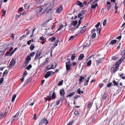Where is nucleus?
Returning <instances> with one entry per match:
<instances>
[{
	"label": "nucleus",
	"instance_id": "nucleus-1",
	"mask_svg": "<svg viewBox=\"0 0 125 125\" xmlns=\"http://www.w3.org/2000/svg\"><path fill=\"white\" fill-rule=\"evenodd\" d=\"M45 8L44 6H42L41 7L37 8L36 12L38 13V16H40L45 11Z\"/></svg>",
	"mask_w": 125,
	"mask_h": 125
},
{
	"label": "nucleus",
	"instance_id": "nucleus-2",
	"mask_svg": "<svg viewBox=\"0 0 125 125\" xmlns=\"http://www.w3.org/2000/svg\"><path fill=\"white\" fill-rule=\"evenodd\" d=\"M55 93L54 92H53L52 96H48L47 98L46 99V101H50L51 99L52 98V99H54L56 97Z\"/></svg>",
	"mask_w": 125,
	"mask_h": 125
},
{
	"label": "nucleus",
	"instance_id": "nucleus-3",
	"mask_svg": "<svg viewBox=\"0 0 125 125\" xmlns=\"http://www.w3.org/2000/svg\"><path fill=\"white\" fill-rule=\"evenodd\" d=\"M67 60H68V61L66 63V68L67 70H69L70 69L72 64L70 62V60L69 59H67Z\"/></svg>",
	"mask_w": 125,
	"mask_h": 125
},
{
	"label": "nucleus",
	"instance_id": "nucleus-4",
	"mask_svg": "<svg viewBox=\"0 0 125 125\" xmlns=\"http://www.w3.org/2000/svg\"><path fill=\"white\" fill-rule=\"evenodd\" d=\"M60 94L61 96H62V97L60 99V100H62L64 98V95L65 93L64 90L63 89H61L60 91Z\"/></svg>",
	"mask_w": 125,
	"mask_h": 125
},
{
	"label": "nucleus",
	"instance_id": "nucleus-5",
	"mask_svg": "<svg viewBox=\"0 0 125 125\" xmlns=\"http://www.w3.org/2000/svg\"><path fill=\"white\" fill-rule=\"evenodd\" d=\"M15 62L14 59H12L9 64V66L10 68H11L12 67H14L15 64Z\"/></svg>",
	"mask_w": 125,
	"mask_h": 125
},
{
	"label": "nucleus",
	"instance_id": "nucleus-6",
	"mask_svg": "<svg viewBox=\"0 0 125 125\" xmlns=\"http://www.w3.org/2000/svg\"><path fill=\"white\" fill-rule=\"evenodd\" d=\"M19 113H17L12 118L13 119V121H16L19 119Z\"/></svg>",
	"mask_w": 125,
	"mask_h": 125
},
{
	"label": "nucleus",
	"instance_id": "nucleus-7",
	"mask_svg": "<svg viewBox=\"0 0 125 125\" xmlns=\"http://www.w3.org/2000/svg\"><path fill=\"white\" fill-rule=\"evenodd\" d=\"M50 6H49L46 9V11L47 13H49V12L51 13L52 12V8H51Z\"/></svg>",
	"mask_w": 125,
	"mask_h": 125
},
{
	"label": "nucleus",
	"instance_id": "nucleus-8",
	"mask_svg": "<svg viewBox=\"0 0 125 125\" xmlns=\"http://www.w3.org/2000/svg\"><path fill=\"white\" fill-rule=\"evenodd\" d=\"M40 121L41 122H42L43 124L44 123L47 124L48 123V120L45 119L44 118H42Z\"/></svg>",
	"mask_w": 125,
	"mask_h": 125
},
{
	"label": "nucleus",
	"instance_id": "nucleus-9",
	"mask_svg": "<svg viewBox=\"0 0 125 125\" xmlns=\"http://www.w3.org/2000/svg\"><path fill=\"white\" fill-rule=\"evenodd\" d=\"M63 9V8L62 6H60L56 10V12L58 13H60L61 12Z\"/></svg>",
	"mask_w": 125,
	"mask_h": 125
},
{
	"label": "nucleus",
	"instance_id": "nucleus-10",
	"mask_svg": "<svg viewBox=\"0 0 125 125\" xmlns=\"http://www.w3.org/2000/svg\"><path fill=\"white\" fill-rule=\"evenodd\" d=\"M28 74V73L26 71H25L24 73H23L22 77L21 79V81L22 82H23L24 81L25 77Z\"/></svg>",
	"mask_w": 125,
	"mask_h": 125
},
{
	"label": "nucleus",
	"instance_id": "nucleus-11",
	"mask_svg": "<svg viewBox=\"0 0 125 125\" xmlns=\"http://www.w3.org/2000/svg\"><path fill=\"white\" fill-rule=\"evenodd\" d=\"M31 59V58L29 56H28L26 59V61L24 63L26 64H27L29 63Z\"/></svg>",
	"mask_w": 125,
	"mask_h": 125
},
{
	"label": "nucleus",
	"instance_id": "nucleus-12",
	"mask_svg": "<svg viewBox=\"0 0 125 125\" xmlns=\"http://www.w3.org/2000/svg\"><path fill=\"white\" fill-rule=\"evenodd\" d=\"M124 60V59L123 58H121L116 62L115 64L119 65Z\"/></svg>",
	"mask_w": 125,
	"mask_h": 125
},
{
	"label": "nucleus",
	"instance_id": "nucleus-13",
	"mask_svg": "<svg viewBox=\"0 0 125 125\" xmlns=\"http://www.w3.org/2000/svg\"><path fill=\"white\" fill-rule=\"evenodd\" d=\"M84 57V55L83 54H80L78 57L79 60H82Z\"/></svg>",
	"mask_w": 125,
	"mask_h": 125
},
{
	"label": "nucleus",
	"instance_id": "nucleus-14",
	"mask_svg": "<svg viewBox=\"0 0 125 125\" xmlns=\"http://www.w3.org/2000/svg\"><path fill=\"white\" fill-rule=\"evenodd\" d=\"M51 75V72L50 71H49L47 72V73H46L45 76V77L46 78H47Z\"/></svg>",
	"mask_w": 125,
	"mask_h": 125
},
{
	"label": "nucleus",
	"instance_id": "nucleus-15",
	"mask_svg": "<svg viewBox=\"0 0 125 125\" xmlns=\"http://www.w3.org/2000/svg\"><path fill=\"white\" fill-rule=\"evenodd\" d=\"M91 44V42L90 41H87L86 42V45H84L83 46L85 47H89Z\"/></svg>",
	"mask_w": 125,
	"mask_h": 125
},
{
	"label": "nucleus",
	"instance_id": "nucleus-16",
	"mask_svg": "<svg viewBox=\"0 0 125 125\" xmlns=\"http://www.w3.org/2000/svg\"><path fill=\"white\" fill-rule=\"evenodd\" d=\"M32 100L31 99L28 102V104H29V105L32 106L34 104V101H33V102H32Z\"/></svg>",
	"mask_w": 125,
	"mask_h": 125
},
{
	"label": "nucleus",
	"instance_id": "nucleus-17",
	"mask_svg": "<svg viewBox=\"0 0 125 125\" xmlns=\"http://www.w3.org/2000/svg\"><path fill=\"white\" fill-rule=\"evenodd\" d=\"M76 4L77 5L80 6L81 7H82L83 6L82 3L79 1H77L76 3Z\"/></svg>",
	"mask_w": 125,
	"mask_h": 125
},
{
	"label": "nucleus",
	"instance_id": "nucleus-18",
	"mask_svg": "<svg viewBox=\"0 0 125 125\" xmlns=\"http://www.w3.org/2000/svg\"><path fill=\"white\" fill-rule=\"evenodd\" d=\"M84 77H83L82 76H81L79 79V81L80 82H79V84L81 83L83 81L82 80L84 79Z\"/></svg>",
	"mask_w": 125,
	"mask_h": 125
},
{
	"label": "nucleus",
	"instance_id": "nucleus-19",
	"mask_svg": "<svg viewBox=\"0 0 125 125\" xmlns=\"http://www.w3.org/2000/svg\"><path fill=\"white\" fill-rule=\"evenodd\" d=\"M86 26H84L82 28V29L80 31V32L81 33H83L85 31V30Z\"/></svg>",
	"mask_w": 125,
	"mask_h": 125
},
{
	"label": "nucleus",
	"instance_id": "nucleus-20",
	"mask_svg": "<svg viewBox=\"0 0 125 125\" xmlns=\"http://www.w3.org/2000/svg\"><path fill=\"white\" fill-rule=\"evenodd\" d=\"M116 66L114 67V70H118V68L119 66V65H115ZM114 67H113L112 68H111V70H113V68H114Z\"/></svg>",
	"mask_w": 125,
	"mask_h": 125
},
{
	"label": "nucleus",
	"instance_id": "nucleus-21",
	"mask_svg": "<svg viewBox=\"0 0 125 125\" xmlns=\"http://www.w3.org/2000/svg\"><path fill=\"white\" fill-rule=\"evenodd\" d=\"M31 81V79L30 78H29L28 79H27L25 83L27 84L29 83H30Z\"/></svg>",
	"mask_w": 125,
	"mask_h": 125
},
{
	"label": "nucleus",
	"instance_id": "nucleus-22",
	"mask_svg": "<svg viewBox=\"0 0 125 125\" xmlns=\"http://www.w3.org/2000/svg\"><path fill=\"white\" fill-rule=\"evenodd\" d=\"M97 6H98V4L97 3H96L94 5H92L91 6V8L93 9H95Z\"/></svg>",
	"mask_w": 125,
	"mask_h": 125
},
{
	"label": "nucleus",
	"instance_id": "nucleus-23",
	"mask_svg": "<svg viewBox=\"0 0 125 125\" xmlns=\"http://www.w3.org/2000/svg\"><path fill=\"white\" fill-rule=\"evenodd\" d=\"M122 55L123 59H124L125 58V50L122 51Z\"/></svg>",
	"mask_w": 125,
	"mask_h": 125
},
{
	"label": "nucleus",
	"instance_id": "nucleus-24",
	"mask_svg": "<svg viewBox=\"0 0 125 125\" xmlns=\"http://www.w3.org/2000/svg\"><path fill=\"white\" fill-rule=\"evenodd\" d=\"M117 42V40H112L110 42V44H111L112 45H113V44H115L116 43V42Z\"/></svg>",
	"mask_w": 125,
	"mask_h": 125
},
{
	"label": "nucleus",
	"instance_id": "nucleus-25",
	"mask_svg": "<svg viewBox=\"0 0 125 125\" xmlns=\"http://www.w3.org/2000/svg\"><path fill=\"white\" fill-rule=\"evenodd\" d=\"M51 66H52V69H54V68H55L56 66L55 62H53L52 64H51Z\"/></svg>",
	"mask_w": 125,
	"mask_h": 125
},
{
	"label": "nucleus",
	"instance_id": "nucleus-26",
	"mask_svg": "<svg viewBox=\"0 0 125 125\" xmlns=\"http://www.w3.org/2000/svg\"><path fill=\"white\" fill-rule=\"evenodd\" d=\"M90 78L88 77L87 79V80L85 81L84 82V85H87L88 84V83L89 81Z\"/></svg>",
	"mask_w": 125,
	"mask_h": 125
},
{
	"label": "nucleus",
	"instance_id": "nucleus-27",
	"mask_svg": "<svg viewBox=\"0 0 125 125\" xmlns=\"http://www.w3.org/2000/svg\"><path fill=\"white\" fill-rule=\"evenodd\" d=\"M35 48L34 45L33 44H31L30 46V48L31 50H33Z\"/></svg>",
	"mask_w": 125,
	"mask_h": 125
},
{
	"label": "nucleus",
	"instance_id": "nucleus-28",
	"mask_svg": "<svg viewBox=\"0 0 125 125\" xmlns=\"http://www.w3.org/2000/svg\"><path fill=\"white\" fill-rule=\"evenodd\" d=\"M75 92H72L70 94L67 95L66 97H72L73 95H74L75 94Z\"/></svg>",
	"mask_w": 125,
	"mask_h": 125
},
{
	"label": "nucleus",
	"instance_id": "nucleus-29",
	"mask_svg": "<svg viewBox=\"0 0 125 125\" xmlns=\"http://www.w3.org/2000/svg\"><path fill=\"white\" fill-rule=\"evenodd\" d=\"M77 23V21H73L72 22V24H73V25L74 26H75L76 25Z\"/></svg>",
	"mask_w": 125,
	"mask_h": 125
},
{
	"label": "nucleus",
	"instance_id": "nucleus-30",
	"mask_svg": "<svg viewBox=\"0 0 125 125\" xmlns=\"http://www.w3.org/2000/svg\"><path fill=\"white\" fill-rule=\"evenodd\" d=\"M16 97V94H14L13 96L12 97L11 99V102H13L14 101L15 98Z\"/></svg>",
	"mask_w": 125,
	"mask_h": 125
},
{
	"label": "nucleus",
	"instance_id": "nucleus-31",
	"mask_svg": "<svg viewBox=\"0 0 125 125\" xmlns=\"http://www.w3.org/2000/svg\"><path fill=\"white\" fill-rule=\"evenodd\" d=\"M35 54V52H31L30 54V55L28 56H29L30 57L33 56L34 54Z\"/></svg>",
	"mask_w": 125,
	"mask_h": 125
},
{
	"label": "nucleus",
	"instance_id": "nucleus-32",
	"mask_svg": "<svg viewBox=\"0 0 125 125\" xmlns=\"http://www.w3.org/2000/svg\"><path fill=\"white\" fill-rule=\"evenodd\" d=\"M102 61V59H100L98 60H97L96 61L97 64V65H98Z\"/></svg>",
	"mask_w": 125,
	"mask_h": 125
},
{
	"label": "nucleus",
	"instance_id": "nucleus-33",
	"mask_svg": "<svg viewBox=\"0 0 125 125\" xmlns=\"http://www.w3.org/2000/svg\"><path fill=\"white\" fill-rule=\"evenodd\" d=\"M56 39V38L55 37H53L49 39V40H51L52 42H53Z\"/></svg>",
	"mask_w": 125,
	"mask_h": 125
},
{
	"label": "nucleus",
	"instance_id": "nucleus-34",
	"mask_svg": "<svg viewBox=\"0 0 125 125\" xmlns=\"http://www.w3.org/2000/svg\"><path fill=\"white\" fill-rule=\"evenodd\" d=\"M107 4L108 5L107 7H108V9H110V8L111 3L110 2H107Z\"/></svg>",
	"mask_w": 125,
	"mask_h": 125
},
{
	"label": "nucleus",
	"instance_id": "nucleus-35",
	"mask_svg": "<svg viewBox=\"0 0 125 125\" xmlns=\"http://www.w3.org/2000/svg\"><path fill=\"white\" fill-rule=\"evenodd\" d=\"M75 55L74 54H73L71 55V60L73 61L74 60L75 58Z\"/></svg>",
	"mask_w": 125,
	"mask_h": 125
},
{
	"label": "nucleus",
	"instance_id": "nucleus-36",
	"mask_svg": "<svg viewBox=\"0 0 125 125\" xmlns=\"http://www.w3.org/2000/svg\"><path fill=\"white\" fill-rule=\"evenodd\" d=\"M46 68L47 69V70L52 69V66H51V64L48 66H47V67Z\"/></svg>",
	"mask_w": 125,
	"mask_h": 125
},
{
	"label": "nucleus",
	"instance_id": "nucleus-37",
	"mask_svg": "<svg viewBox=\"0 0 125 125\" xmlns=\"http://www.w3.org/2000/svg\"><path fill=\"white\" fill-rule=\"evenodd\" d=\"M103 99H105L107 97V95L105 93H104L103 94Z\"/></svg>",
	"mask_w": 125,
	"mask_h": 125
},
{
	"label": "nucleus",
	"instance_id": "nucleus-38",
	"mask_svg": "<svg viewBox=\"0 0 125 125\" xmlns=\"http://www.w3.org/2000/svg\"><path fill=\"white\" fill-rule=\"evenodd\" d=\"M63 82V80H62L61 81H60L58 83V85L59 86H61L62 85V84Z\"/></svg>",
	"mask_w": 125,
	"mask_h": 125
},
{
	"label": "nucleus",
	"instance_id": "nucleus-39",
	"mask_svg": "<svg viewBox=\"0 0 125 125\" xmlns=\"http://www.w3.org/2000/svg\"><path fill=\"white\" fill-rule=\"evenodd\" d=\"M80 88H79L78 89V90H77V93L79 94H81V93H80V92H81L82 93H83V91H81L80 90Z\"/></svg>",
	"mask_w": 125,
	"mask_h": 125
},
{
	"label": "nucleus",
	"instance_id": "nucleus-40",
	"mask_svg": "<svg viewBox=\"0 0 125 125\" xmlns=\"http://www.w3.org/2000/svg\"><path fill=\"white\" fill-rule=\"evenodd\" d=\"M32 67V65H29L26 68L28 70H29Z\"/></svg>",
	"mask_w": 125,
	"mask_h": 125
},
{
	"label": "nucleus",
	"instance_id": "nucleus-41",
	"mask_svg": "<svg viewBox=\"0 0 125 125\" xmlns=\"http://www.w3.org/2000/svg\"><path fill=\"white\" fill-rule=\"evenodd\" d=\"M63 27V25H60L59 27V29H57L56 32L57 31H58L60 30H61L62 29V28Z\"/></svg>",
	"mask_w": 125,
	"mask_h": 125
},
{
	"label": "nucleus",
	"instance_id": "nucleus-42",
	"mask_svg": "<svg viewBox=\"0 0 125 125\" xmlns=\"http://www.w3.org/2000/svg\"><path fill=\"white\" fill-rule=\"evenodd\" d=\"M91 64V60H90L87 62V65L88 66H90Z\"/></svg>",
	"mask_w": 125,
	"mask_h": 125
},
{
	"label": "nucleus",
	"instance_id": "nucleus-43",
	"mask_svg": "<svg viewBox=\"0 0 125 125\" xmlns=\"http://www.w3.org/2000/svg\"><path fill=\"white\" fill-rule=\"evenodd\" d=\"M58 42H56L53 46L52 49H54L55 47L58 45Z\"/></svg>",
	"mask_w": 125,
	"mask_h": 125
},
{
	"label": "nucleus",
	"instance_id": "nucleus-44",
	"mask_svg": "<svg viewBox=\"0 0 125 125\" xmlns=\"http://www.w3.org/2000/svg\"><path fill=\"white\" fill-rule=\"evenodd\" d=\"M96 33H94L92 35L91 38L92 39H94L95 38L96 36Z\"/></svg>",
	"mask_w": 125,
	"mask_h": 125
},
{
	"label": "nucleus",
	"instance_id": "nucleus-45",
	"mask_svg": "<svg viewBox=\"0 0 125 125\" xmlns=\"http://www.w3.org/2000/svg\"><path fill=\"white\" fill-rule=\"evenodd\" d=\"M3 80L4 79L3 77L1 78H0V85H1L2 83Z\"/></svg>",
	"mask_w": 125,
	"mask_h": 125
},
{
	"label": "nucleus",
	"instance_id": "nucleus-46",
	"mask_svg": "<svg viewBox=\"0 0 125 125\" xmlns=\"http://www.w3.org/2000/svg\"><path fill=\"white\" fill-rule=\"evenodd\" d=\"M44 0H37V1L39 4H40Z\"/></svg>",
	"mask_w": 125,
	"mask_h": 125
},
{
	"label": "nucleus",
	"instance_id": "nucleus-47",
	"mask_svg": "<svg viewBox=\"0 0 125 125\" xmlns=\"http://www.w3.org/2000/svg\"><path fill=\"white\" fill-rule=\"evenodd\" d=\"M3 117V113L2 112H0V119H2V117Z\"/></svg>",
	"mask_w": 125,
	"mask_h": 125
},
{
	"label": "nucleus",
	"instance_id": "nucleus-48",
	"mask_svg": "<svg viewBox=\"0 0 125 125\" xmlns=\"http://www.w3.org/2000/svg\"><path fill=\"white\" fill-rule=\"evenodd\" d=\"M107 21L106 20H105L103 22V25L104 26L105 25L106 23V22Z\"/></svg>",
	"mask_w": 125,
	"mask_h": 125
},
{
	"label": "nucleus",
	"instance_id": "nucleus-49",
	"mask_svg": "<svg viewBox=\"0 0 125 125\" xmlns=\"http://www.w3.org/2000/svg\"><path fill=\"white\" fill-rule=\"evenodd\" d=\"M113 83L114 84V85H118V83H117L115 80L113 81Z\"/></svg>",
	"mask_w": 125,
	"mask_h": 125
},
{
	"label": "nucleus",
	"instance_id": "nucleus-50",
	"mask_svg": "<svg viewBox=\"0 0 125 125\" xmlns=\"http://www.w3.org/2000/svg\"><path fill=\"white\" fill-rule=\"evenodd\" d=\"M100 22H98L97 24L95 25V27L96 28H97L100 26Z\"/></svg>",
	"mask_w": 125,
	"mask_h": 125
},
{
	"label": "nucleus",
	"instance_id": "nucleus-51",
	"mask_svg": "<svg viewBox=\"0 0 125 125\" xmlns=\"http://www.w3.org/2000/svg\"><path fill=\"white\" fill-rule=\"evenodd\" d=\"M8 71H5L3 74V76H4L8 73Z\"/></svg>",
	"mask_w": 125,
	"mask_h": 125
},
{
	"label": "nucleus",
	"instance_id": "nucleus-52",
	"mask_svg": "<svg viewBox=\"0 0 125 125\" xmlns=\"http://www.w3.org/2000/svg\"><path fill=\"white\" fill-rule=\"evenodd\" d=\"M83 16V15L81 13H79L78 14V17L79 18H80L81 16Z\"/></svg>",
	"mask_w": 125,
	"mask_h": 125
},
{
	"label": "nucleus",
	"instance_id": "nucleus-53",
	"mask_svg": "<svg viewBox=\"0 0 125 125\" xmlns=\"http://www.w3.org/2000/svg\"><path fill=\"white\" fill-rule=\"evenodd\" d=\"M112 83L111 82L110 83L107 84V86L108 87H109L111 86Z\"/></svg>",
	"mask_w": 125,
	"mask_h": 125
},
{
	"label": "nucleus",
	"instance_id": "nucleus-54",
	"mask_svg": "<svg viewBox=\"0 0 125 125\" xmlns=\"http://www.w3.org/2000/svg\"><path fill=\"white\" fill-rule=\"evenodd\" d=\"M112 58L113 60H116L117 59V57L114 56H113Z\"/></svg>",
	"mask_w": 125,
	"mask_h": 125
},
{
	"label": "nucleus",
	"instance_id": "nucleus-55",
	"mask_svg": "<svg viewBox=\"0 0 125 125\" xmlns=\"http://www.w3.org/2000/svg\"><path fill=\"white\" fill-rule=\"evenodd\" d=\"M49 58H46V59L45 60L44 62L45 63H46L47 62L49 61Z\"/></svg>",
	"mask_w": 125,
	"mask_h": 125
},
{
	"label": "nucleus",
	"instance_id": "nucleus-56",
	"mask_svg": "<svg viewBox=\"0 0 125 125\" xmlns=\"http://www.w3.org/2000/svg\"><path fill=\"white\" fill-rule=\"evenodd\" d=\"M75 37V36H71L70 38L69 39V41L71 39H73Z\"/></svg>",
	"mask_w": 125,
	"mask_h": 125
},
{
	"label": "nucleus",
	"instance_id": "nucleus-57",
	"mask_svg": "<svg viewBox=\"0 0 125 125\" xmlns=\"http://www.w3.org/2000/svg\"><path fill=\"white\" fill-rule=\"evenodd\" d=\"M39 56L38 54V53H37L36 55V56L35 57V59H36L38 58V57H39Z\"/></svg>",
	"mask_w": 125,
	"mask_h": 125
},
{
	"label": "nucleus",
	"instance_id": "nucleus-58",
	"mask_svg": "<svg viewBox=\"0 0 125 125\" xmlns=\"http://www.w3.org/2000/svg\"><path fill=\"white\" fill-rule=\"evenodd\" d=\"M26 31H27L26 33V35H28L30 31L29 30H28V29H27Z\"/></svg>",
	"mask_w": 125,
	"mask_h": 125
},
{
	"label": "nucleus",
	"instance_id": "nucleus-59",
	"mask_svg": "<svg viewBox=\"0 0 125 125\" xmlns=\"http://www.w3.org/2000/svg\"><path fill=\"white\" fill-rule=\"evenodd\" d=\"M15 52L14 51H12L11 52L10 54H9V56H12V55L14 53V52Z\"/></svg>",
	"mask_w": 125,
	"mask_h": 125
},
{
	"label": "nucleus",
	"instance_id": "nucleus-60",
	"mask_svg": "<svg viewBox=\"0 0 125 125\" xmlns=\"http://www.w3.org/2000/svg\"><path fill=\"white\" fill-rule=\"evenodd\" d=\"M86 11V10H83V11H82L81 12V13L83 15V14H84L85 13Z\"/></svg>",
	"mask_w": 125,
	"mask_h": 125
},
{
	"label": "nucleus",
	"instance_id": "nucleus-61",
	"mask_svg": "<svg viewBox=\"0 0 125 125\" xmlns=\"http://www.w3.org/2000/svg\"><path fill=\"white\" fill-rule=\"evenodd\" d=\"M91 102H89L88 103V107L90 108V106L91 104Z\"/></svg>",
	"mask_w": 125,
	"mask_h": 125
},
{
	"label": "nucleus",
	"instance_id": "nucleus-62",
	"mask_svg": "<svg viewBox=\"0 0 125 125\" xmlns=\"http://www.w3.org/2000/svg\"><path fill=\"white\" fill-rule=\"evenodd\" d=\"M73 123V121H72L69 123L67 125H72Z\"/></svg>",
	"mask_w": 125,
	"mask_h": 125
},
{
	"label": "nucleus",
	"instance_id": "nucleus-63",
	"mask_svg": "<svg viewBox=\"0 0 125 125\" xmlns=\"http://www.w3.org/2000/svg\"><path fill=\"white\" fill-rule=\"evenodd\" d=\"M40 39L41 40H44V37L42 36L40 38Z\"/></svg>",
	"mask_w": 125,
	"mask_h": 125
},
{
	"label": "nucleus",
	"instance_id": "nucleus-64",
	"mask_svg": "<svg viewBox=\"0 0 125 125\" xmlns=\"http://www.w3.org/2000/svg\"><path fill=\"white\" fill-rule=\"evenodd\" d=\"M103 85V84L102 83H100L99 84V86L101 88L102 87Z\"/></svg>",
	"mask_w": 125,
	"mask_h": 125
}]
</instances>
